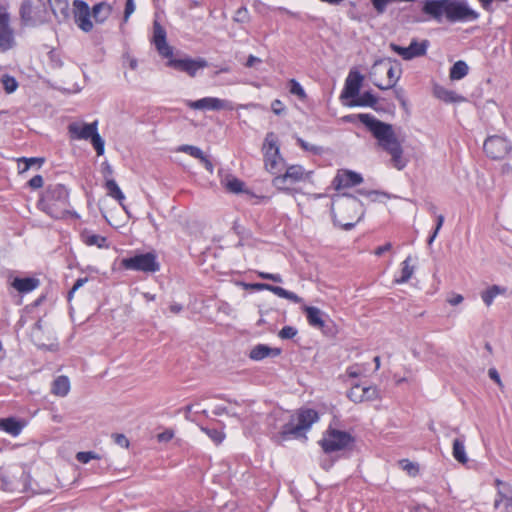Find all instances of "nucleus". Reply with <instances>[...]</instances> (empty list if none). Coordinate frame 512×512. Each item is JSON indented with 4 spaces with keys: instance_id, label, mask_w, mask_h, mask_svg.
Here are the masks:
<instances>
[{
    "instance_id": "nucleus-50",
    "label": "nucleus",
    "mask_w": 512,
    "mask_h": 512,
    "mask_svg": "<svg viewBox=\"0 0 512 512\" xmlns=\"http://www.w3.org/2000/svg\"><path fill=\"white\" fill-rule=\"evenodd\" d=\"M296 142L303 150L312 152L315 155H319L322 152V147L309 144L300 137H297Z\"/></svg>"
},
{
    "instance_id": "nucleus-43",
    "label": "nucleus",
    "mask_w": 512,
    "mask_h": 512,
    "mask_svg": "<svg viewBox=\"0 0 512 512\" xmlns=\"http://www.w3.org/2000/svg\"><path fill=\"white\" fill-rule=\"evenodd\" d=\"M98 156L105 152V142L98 131L89 139Z\"/></svg>"
},
{
    "instance_id": "nucleus-52",
    "label": "nucleus",
    "mask_w": 512,
    "mask_h": 512,
    "mask_svg": "<svg viewBox=\"0 0 512 512\" xmlns=\"http://www.w3.org/2000/svg\"><path fill=\"white\" fill-rule=\"evenodd\" d=\"M244 289L247 290H254V291H262V290H270V285L268 283H245L240 282L239 283Z\"/></svg>"
},
{
    "instance_id": "nucleus-63",
    "label": "nucleus",
    "mask_w": 512,
    "mask_h": 512,
    "mask_svg": "<svg viewBox=\"0 0 512 512\" xmlns=\"http://www.w3.org/2000/svg\"><path fill=\"white\" fill-rule=\"evenodd\" d=\"M488 376L493 380L500 388H503V383L500 379V375L496 368H490L488 370Z\"/></svg>"
},
{
    "instance_id": "nucleus-27",
    "label": "nucleus",
    "mask_w": 512,
    "mask_h": 512,
    "mask_svg": "<svg viewBox=\"0 0 512 512\" xmlns=\"http://www.w3.org/2000/svg\"><path fill=\"white\" fill-rule=\"evenodd\" d=\"M303 311L310 326L318 329H324L326 321L323 320V312L319 308L314 306H304Z\"/></svg>"
},
{
    "instance_id": "nucleus-64",
    "label": "nucleus",
    "mask_w": 512,
    "mask_h": 512,
    "mask_svg": "<svg viewBox=\"0 0 512 512\" xmlns=\"http://www.w3.org/2000/svg\"><path fill=\"white\" fill-rule=\"evenodd\" d=\"M390 48H391L395 53H397L398 55H400L404 60H407V48H406V47H402V46H399V45H397V44L391 43V44H390Z\"/></svg>"
},
{
    "instance_id": "nucleus-34",
    "label": "nucleus",
    "mask_w": 512,
    "mask_h": 512,
    "mask_svg": "<svg viewBox=\"0 0 512 512\" xmlns=\"http://www.w3.org/2000/svg\"><path fill=\"white\" fill-rule=\"evenodd\" d=\"M105 188L107 190V195L116 199L119 204L123 207V201L125 200V196L121 189L119 188L118 184L114 179H107L105 182Z\"/></svg>"
},
{
    "instance_id": "nucleus-4",
    "label": "nucleus",
    "mask_w": 512,
    "mask_h": 512,
    "mask_svg": "<svg viewBox=\"0 0 512 512\" xmlns=\"http://www.w3.org/2000/svg\"><path fill=\"white\" fill-rule=\"evenodd\" d=\"M360 201L353 195L343 194L333 199L331 206L332 220L335 226L345 231L353 229L363 216Z\"/></svg>"
},
{
    "instance_id": "nucleus-5",
    "label": "nucleus",
    "mask_w": 512,
    "mask_h": 512,
    "mask_svg": "<svg viewBox=\"0 0 512 512\" xmlns=\"http://www.w3.org/2000/svg\"><path fill=\"white\" fill-rule=\"evenodd\" d=\"M318 443L326 454H331L337 451L351 450L355 444V438L351 433L329 425Z\"/></svg>"
},
{
    "instance_id": "nucleus-26",
    "label": "nucleus",
    "mask_w": 512,
    "mask_h": 512,
    "mask_svg": "<svg viewBox=\"0 0 512 512\" xmlns=\"http://www.w3.org/2000/svg\"><path fill=\"white\" fill-rule=\"evenodd\" d=\"M24 427L25 422L15 417L0 418V429L12 436H18Z\"/></svg>"
},
{
    "instance_id": "nucleus-55",
    "label": "nucleus",
    "mask_w": 512,
    "mask_h": 512,
    "mask_svg": "<svg viewBox=\"0 0 512 512\" xmlns=\"http://www.w3.org/2000/svg\"><path fill=\"white\" fill-rule=\"evenodd\" d=\"M48 56H49V65L51 68L58 69V68L62 67L63 62L58 53H56L54 50H52L49 52Z\"/></svg>"
},
{
    "instance_id": "nucleus-39",
    "label": "nucleus",
    "mask_w": 512,
    "mask_h": 512,
    "mask_svg": "<svg viewBox=\"0 0 512 512\" xmlns=\"http://www.w3.org/2000/svg\"><path fill=\"white\" fill-rule=\"evenodd\" d=\"M44 162H45V159L41 158V157H31V158L22 157V158H19L18 159V163L19 164L20 163L24 164L23 168L19 167V173H24V172L28 171L34 165H37L38 168H40Z\"/></svg>"
},
{
    "instance_id": "nucleus-8",
    "label": "nucleus",
    "mask_w": 512,
    "mask_h": 512,
    "mask_svg": "<svg viewBox=\"0 0 512 512\" xmlns=\"http://www.w3.org/2000/svg\"><path fill=\"white\" fill-rule=\"evenodd\" d=\"M167 59H168L167 66H169L175 70L185 72L190 77H195L197 75V72L200 69H204V68L208 67V65H209L208 61L201 57L196 58V59H193L190 57H185L183 59H176V58H173V56H172V57H167Z\"/></svg>"
},
{
    "instance_id": "nucleus-60",
    "label": "nucleus",
    "mask_w": 512,
    "mask_h": 512,
    "mask_svg": "<svg viewBox=\"0 0 512 512\" xmlns=\"http://www.w3.org/2000/svg\"><path fill=\"white\" fill-rule=\"evenodd\" d=\"M44 180L41 175H35L28 181V186L32 189H39L43 186Z\"/></svg>"
},
{
    "instance_id": "nucleus-22",
    "label": "nucleus",
    "mask_w": 512,
    "mask_h": 512,
    "mask_svg": "<svg viewBox=\"0 0 512 512\" xmlns=\"http://www.w3.org/2000/svg\"><path fill=\"white\" fill-rule=\"evenodd\" d=\"M319 419L318 412L314 409H300L297 414L298 430L303 433L308 430Z\"/></svg>"
},
{
    "instance_id": "nucleus-10",
    "label": "nucleus",
    "mask_w": 512,
    "mask_h": 512,
    "mask_svg": "<svg viewBox=\"0 0 512 512\" xmlns=\"http://www.w3.org/2000/svg\"><path fill=\"white\" fill-rule=\"evenodd\" d=\"M511 149V143L506 138L497 135L488 137L483 145L486 155L494 160L505 158Z\"/></svg>"
},
{
    "instance_id": "nucleus-28",
    "label": "nucleus",
    "mask_w": 512,
    "mask_h": 512,
    "mask_svg": "<svg viewBox=\"0 0 512 512\" xmlns=\"http://www.w3.org/2000/svg\"><path fill=\"white\" fill-rule=\"evenodd\" d=\"M430 45L429 40L424 39L418 42L417 39H412L407 48V60H411L417 57L426 55L427 49Z\"/></svg>"
},
{
    "instance_id": "nucleus-7",
    "label": "nucleus",
    "mask_w": 512,
    "mask_h": 512,
    "mask_svg": "<svg viewBox=\"0 0 512 512\" xmlns=\"http://www.w3.org/2000/svg\"><path fill=\"white\" fill-rule=\"evenodd\" d=\"M121 266L126 270L141 271L144 273H155L160 270V263L155 252L136 254L123 258Z\"/></svg>"
},
{
    "instance_id": "nucleus-40",
    "label": "nucleus",
    "mask_w": 512,
    "mask_h": 512,
    "mask_svg": "<svg viewBox=\"0 0 512 512\" xmlns=\"http://www.w3.org/2000/svg\"><path fill=\"white\" fill-rule=\"evenodd\" d=\"M436 95L446 103H455L462 99L456 92L443 88L436 90Z\"/></svg>"
},
{
    "instance_id": "nucleus-31",
    "label": "nucleus",
    "mask_w": 512,
    "mask_h": 512,
    "mask_svg": "<svg viewBox=\"0 0 512 512\" xmlns=\"http://www.w3.org/2000/svg\"><path fill=\"white\" fill-rule=\"evenodd\" d=\"M111 11L112 7L109 4L106 2H100L93 6L91 13L96 23L102 24L110 16Z\"/></svg>"
},
{
    "instance_id": "nucleus-62",
    "label": "nucleus",
    "mask_w": 512,
    "mask_h": 512,
    "mask_svg": "<svg viewBox=\"0 0 512 512\" xmlns=\"http://www.w3.org/2000/svg\"><path fill=\"white\" fill-rule=\"evenodd\" d=\"M271 109L276 115H281L285 111V106L281 100L275 99L271 103Z\"/></svg>"
},
{
    "instance_id": "nucleus-32",
    "label": "nucleus",
    "mask_w": 512,
    "mask_h": 512,
    "mask_svg": "<svg viewBox=\"0 0 512 512\" xmlns=\"http://www.w3.org/2000/svg\"><path fill=\"white\" fill-rule=\"evenodd\" d=\"M52 393L64 397L66 396L70 391V381L67 376L61 375L58 376L52 384Z\"/></svg>"
},
{
    "instance_id": "nucleus-24",
    "label": "nucleus",
    "mask_w": 512,
    "mask_h": 512,
    "mask_svg": "<svg viewBox=\"0 0 512 512\" xmlns=\"http://www.w3.org/2000/svg\"><path fill=\"white\" fill-rule=\"evenodd\" d=\"M50 9L59 23L70 18V8L67 0H48Z\"/></svg>"
},
{
    "instance_id": "nucleus-17",
    "label": "nucleus",
    "mask_w": 512,
    "mask_h": 512,
    "mask_svg": "<svg viewBox=\"0 0 512 512\" xmlns=\"http://www.w3.org/2000/svg\"><path fill=\"white\" fill-rule=\"evenodd\" d=\"M304 178V169L300 165H291L287 168L284 175L275 177L273 183L278 188H284L287 181L290 183H296Z\"/></svg>"
},
{
    "instance_id": "nucleus-20",
    "label": "nucleus",
    "mask_w": 512,
    "mask_h": 512,
    "mask_svg": "<svg viewBox=\"0 0 512 512\" xmlns=\"http://www.w3.org/2000/svg\"><path fill=\"white\" fill-rule=\"evenodd\" d=\"M301 437H305V434L301 430H298V424H294V419L291 417L287 423L282 425L280 432L274 436V439L280 444L283 441Z\"/></svg>"
},
{
    "instance_id": "nucleus-16",
    "label": "nucleus",
    "mask_w": 512,
    "mask_h": 512,
    "mask_svg": "<svg viewBox=\"0 0 512 512\" xmlns=\"http://www.w3.org/2000/svg\"><path fill=\"white\" fill-rule=\"evenodd\" d=\"M98 131V122L77 123L68 125V132L72 139L89 140Z\"/></svg>"
},
{
    "instance_id": "nucleus-59",
    "label": "nucleus",
    "mask_w": 512,
    "mask_h": 512,
    "mask_svg": "<svg viewBox=\"0 0 512 512\" xmlns=\"http://www.w3.org/2000/svg\"><path fill=\"white\" fill-rule=\"evenodd\" d=\"M88 281L87 277L84 278H78L75 283L73 284L71 290L68 292V300H71L73 294L81 288L86 282Z\"/></svg>"
},
{
    "instance_id": "nucleus-6",
    "label": "nucleus",
    "mask_w": 512,
    "mask_h": 512,
    "mask_svg": "<svg viewBox=\"0 0 512 512\" xmlns=\"http://www.w3.org/2000/svg\"><path fill=\"white\" fill-rule=\"evenodd\" d=\"M20 19L25 26H37L49 19V12L44 0H23Z\"/></svg>"
},
{
    "instance_id": "nucleus-51",
    "label": "nucleus",
    "mask_w": 512,
    "mask_h": 512,
    "mask_svg": "<svg viewBox=\"0 0 512 512\" xmlns=\"http://www.w3.org/2000/svg\"><path fill=\"white\" fill-rule=\"evenodd\" d=\"M444 221H445L444 215H442V214L436 215V226H435V229L432 232V234L428 237V240H427L428 245H431L434 242L440 229L443 226Z\"/></svg>"
},
{
    "instance_id": "nucleus-11",
    "label": "nucleus",
    "mask_w": 512,
    "mask_h": 512,
    "mask_svg": "<svg viewBox=\"0 0 512 512\" xmlns=\"http://www.w3.org/2000/svg\"><path fill=\"white\" fill-rule=\"evenodd\" d=\"M73 15L78 27L88 33L93 29V23L90 19L91 12L89 5L83 0L73 1Z\"/></svg>"
},
{
    "instance_id": "nucleus-58",
    "label": "nucleus",
    "mask_w": 512,
    "mask_h": 512,
    "mask_svg": "<svg viewBox=\"0 0 512 512\" xmlns=\"http://www.w3.org/2000/svg\"><path fill=\"white\" fill-rule=\"evenodd\" d=\"M400 465L404 470H407L412 475H415L418 472V466L410 462L408 459L401 460Z\"/></svg>"
},
{
    "instance_id": "nucleus-41",
    "label": "nucleus",
    "mask_w": 512,
    "mask_h": 512,
    "mask_svg": "<svg viewBox=\"0 0 512 512\" xmlns=\"http://www.w3.org/2000/svg\"><path fill=\"white\" fill-rule=\"evenodd\" d=\"M264 152L270 151L273 152L275 150L279 151L278 139L274 132H268L266 134L264 144H263Z\"/></svg>"
},
{
    "instance_id": "nucleus-14",
    "label": "nucleus",
    "mask_w": 512,
    "mask_h": 512,
    "mask_svg": "<svg viewBox=\"0 0 512 512\" xmlns=\"http://www.w3.org/2000/svg\"><path fill=\"white\" fill-rule=\"evenodd\" d=\"M495 486L498 491L494 500V508L498 509L503 504L504 512H512V486L500 479L495 480Z\"/></svg>"
},
{
    "instance_id": "nucleus-47",
    "label": "nucleus",
    "mask_w": 512,
    "mask_h": 512,
    "mask_svg": "<svg viewBox=\"0 0 512 512\" xmlns=\"http://www.w3.org/2000/svg\"><path fill=\"white\" fill-rule=\"evenodd\" d=\"M289 90L291 94L298 96L301 100L307 96L301 84L295 79L289 81Z\"/></svg>"
},
{
    "instance_id": "nucleus-56",
    "label": "nucleus",
    "mask_w": 512,
    "mask_h": 512,
    "mask_svg": "<svg viewBox=\"0 0 512 512\" xmlns=\"http://www.w3.org/2000/svg\"><path fill=\"white\" fill-rule=\"evenodd\" d=\"M135 11V3L134 0H127L125 3L124 15H123V23H126L131 16V14Z\"/></svg>"
},
{
    "instance_id": "nucleus-9",
    "label": "nucleus",
    "mask_w": 512,
    "mask_h": 512,
    "mask_svg": "<svg viewBox=\"0 0 512 512\" xmlns=\"http://www.w3.org/2000/svg\"><path fill=\"white\" fill-rule=\"evenodd\" d=\"M16 45L14 29L10 25V14L0 4V51L7 52Z\"/></svg>"
},
{
    "instance_id": "nucleus-3",
    "label": "nucleus",
    "mask_w": 512,
    "mask_h": 512,
    "mask_svg": "<svg viewBox=\"0 0 512 512\" xmlns=\"http://www.w3.org/2000/svg\"><path fill=\"white\" fill-rule=\"evenodd\" d=\"M38 208L54 219L70 214L69 190L60 183L49 184L37 203Z\"/></svg>"
},
{
    "instance_id": "nucleus-44",
    "label": "nucleus",
    "mask_w": 512,
    "mask_h": 512,
    "mask_svg": "<svg viewBox=\"0 0 512 512\" xmlns=\"http://www.w3.org/2000/svg\"><path fill=\"white\" fill-rule=\"evenodd\" d=\"M347 397L355 402V403H361L363 402V392H362V385L361 384H355L351 387V389L347 393Z\"/></svg>"
},
{
    "instance_id": "nucleus-53",
    "label": "nucleus",
    "mask_w": 512,
    "mask_h": 512,
    "mask_svg": "<svg viewBox=\"0 0 512 512\" xmlns=\"http://www.w3.org/2000/svg\"><path fill=\"white\" fill-rule=\"evenodd\" d=\"M298 331L293 326H284L278 333L281 339H292L297 335Z\"/></svg>"
},
{
    "instance_id": "nucleus-49",
    "label": "nucleus",
    "mask_w": 512,
    "mask_h": 512,
    "mask_svg": "<svg viewBox=\"0 0 512 512\" xmlns=\"http://www.w3.org/2000/svg\"><path fill=\"white\" fill-rule=\"evenodd\" d=\"M179 151L187 153L196 159H200L204 155L203 151L199 147L193 145H182L179 148Z\"/></svg>"
},
{
    "instance_id": "nucleus-23",
    "label": "nucleus",
    "mask_w": 512,
    "mask_h": 512,
    "mask_svg": "<svg viewBox=\"0 0 512 512\" xmlns=\"http://www.w3.org/2000/svg\"><path fill=\"white\" fill-rule=\"evenodd\" d=\"M402 73L401 63L396 59L389 58V65L386 69L387 81L384 83V90L394 88Z\"/></svg>"
},
{
    "instance_id": "nucleus-21",
    "label": "nucleus",
    "mask_w": 512,
    "mask_h": 512,
    "mask_svg": "<svg viewBox=\"0 0 512 512\" xmlns=\"http://www.w3.org/2000/svg\"><path fill=\"white\" fill-rule=\"evenodd\" d=\"M281 353V348L270 347L266 344H257L250 350L248 357L253 361H261L267 357H278Z\"/></svg>"
},
{
    "instance_id": "nucleus-25",
    "label": "nucleus",
    "mask_w": 512,
    "mask_h": 512,
    "mask_svg": "<svg viewBox=\"0 0 512 512\" xmlns=\"http://www.w3.org/2000/svg\"><path fill=\"white\" fill-rule=\"evenodd\" d=\"M39 285L40 280L35 277H15L11 282V286L22 294L35 290Z\"/></svg>"
},
{
    "instance_id": "nucleus-1",
    "label": "nucleus",
    "mask_w": 512,
    "mask_h": 512,
    "mask_svg": "<svg viewBox=\"0 0 512 512\" xmlns=\"http://www.w3.org/2000/svg\"><path fill=\"white\" fill-rule=\"evenodd\" d=\"M356 118L371 132L379 147L391 155L393 167L397 170H403L408 161L403 157V149L395 135L393 126L366 113L347 115L344 119L353 122Z\"/></svg>"
},
{
    "instance_id": "nucleus-61",
    "label": "nucleus",
    "mask_w": 512,
    "mask_h": 512,
    "mask_svg": "<svg viewBox=\"0 0 512 512\" xmlns=\"http://www.w3.org/2000/svg\"><path fill=\"white\" fill-rule=\"evenodd\" d=\"M258 276L262 279H265V280H271L273 282H276V283H281L282 282V277L280 274H272V273H267V272H258Z\"/></svg>"
},
{
    "instance_id": "nucleus-30",
    "label": "nucleus",
    "mask_w": 512,
    "mask_h": 512,
    "mask_svg": "<svg viewBox=\"0 0 512 512\" xmlns=\"http://www.w3.org/2000/svg\"><path fill=\"white\" fill-rule=\"evenodd\" d=\"M82 241L88 246H97L98 248H108L107 238L101 235L92 234L87 230L81 233Z\"/></svg>"
},
{
    "instance_id": "nucleus-15",
    "label": "nucleus",
    "mask_w": 512,
    "mask_h": 512,
    "mask_svg": "<svg viewBox=\"0 0 512 512\" xmlns=\"http://www.w3.org/2000/svg\"><path fill=\"white\" fill-rule=\"evenodd\" d=\"M187 105L195 110L232 109V105L229 101L216 97H204L196 101H189Z\"/></svg>"
},
{
    "instance_id": "nucleus-42",
    "label": "nucleus",
    "mask_w": 512,
    "mask_h": 512,
    "mask_svg": "<svg viewBox=\"0 0 512 512\" xmlns=\"http://www.w3.org/2000/svg\"><path fill=\"white\" fill-rule=\"evenodd\" d=\"M3 88L7 94H11L18 88L17 80L8 74H5L1 78Z\"/></svg>"
},
{
    "instance_id": "nucleus-2",
    "label": "nucleus",
    "mask_w": 512,
    "mask_h": 512,
    "mask_svg": "<svg viewBox=\"0 0 512 512\" xmlns=\"http://www.w3.org/2000/svg\"><path fill=\"white\" fill-rule=\"evenodd\" d=\"M422 12L437 23L444 19L449 23L475 21L480 16L466 0H424Z\"/></svg>"
},
{
    "instance_id": "nucleus-19",
    "label": "nucleus",
    "mask_w": 512,
    "mask_h": 512,
    "mask_svg": "<svg viewBox=\"0 0 512 512\" xmlns=\"http://www.w3.org/2000/svg\"><path fill=\"white\" fill-rule=\"evenodd\" d=\"M388 65L389 58H381L373 63L369 71L370 80L380 90H384L383 77L386 75V69L388 68Z\"/></svg>"
},
{
    "instance_id": "nucleus-48",
    "label": "nucleus",
    "mask_w": 512,
    "mask_h": 512,
    "mask_svg": "<svg viewBox=\"0 0 512 512\" xmlns=\"http://www.w3.org/2000/svg\"><path fill=\"white\" fill-rule=\"evenodd\" d=\"M201 429L216 444H220L224 439V434L216 428L201 427Z\"/></svg>"
},
{
    "instance_id": "nucleus-57",
    "label": "nucleus",
    "mask_w": 512,
    "mask_h": 512,
    "mask_svg": "<svg viewBox=\"0 0 512 512\" xmlns=\"http://www.w3.org/2000/svg\"><path fill=\"white\" fill-rule=\"evenodd\" d=\"M112 438L114 439V442L117 445H119L120 447H123V448L129 447V440L124 434L115 433V434H112Z\"/></svg>"
},
{
    "instance_id": "nucleus-36",
    "label": "nucleus",
    "mask_w": 512,
    "mask_h": 512,
    "mask_svg": "<svg viewBox=\"0 0 512 512\" xmlns=\"http://www.w3.org/2000/svg\"><path fill=\"white\" fill-rule=\"evenodd\" d=\"M412 261V257L408 256L402 263L401 275L399 278H395L394 282L397 284L406 283L410 280L414 273V266L410 263Z\"/></svg>"
},
{
    "instance_id": "nucleus-46",
    "label": "nucleus",
    "mask_w": 512,
    "mask_h": 512,
    "mask_svg": "<svg viewBox=\"0 0 512 512\" xmlns=\"http://www.w3.org/2000/svg\"><path fill=\"white\" fill-rule=\"evenodd\" d=\"M226 188L228 191L238 194L243 192L244 182L236 177H232L227 180Z\"/></svg>"
},
{
    "instance_id": "nucleus-18",
    "label": "nucleus",
    "mask_w": 512,
    "mask_h": 512,
    "mask_svg": "<svg viewBox=\"0 0 512 512\" xmlns=\"http://www.w3.org/2000/svg\"><path fill=\"white\" fill-rule=\"evenodd\" d=\"M363 181L362 176L351 170H344L338 172L333 180V184L337 190L341 188L352 187L361 184Z\"/></svg>"
},
{
    "instance_id": "nucleus-38",
    "label": "nucleus",
    "mask_w": 512,
    "mask_h": 512,
    "mask_svg": "<svg viewBox=\"0 0 512 512\" xmlns=\"http://www.w3.org/2000/svg\"><path fill=\"white\" fill-rule=\"evenodd\" d=\"M278 159H280L279 151L275 150L273 152H264L265 167L271 173H275V170L277 169L278 166Z\"/></svg>"
},
{
    "instance_id": "nucleus-37",
    "label": "nucleus",
    "mask_w": 512,
    "mask_h": 512,
    "mask_svg": "<svg viewBox=\"0 0 512 512\" xmlns=\"http://www.w3.org/2000/svg\"><path fill=\"white\" fill-rule=\"evenodd\" d=\"M504 291L505 289L501 288L500 286L492 285L481 293V298L487 306H490L493 303L495 297Z\"/></svg>"
},
{
    "instance_id": "nucleus-12",
    "label": "nucleus",
    "mask_w": 512,
    "mask_h": 512,
    "mask_svg": "<svg viewBox=\"0 0 512 512\" xmlns=\"http://www.w3.org/2000/svg\"><path fill=\"white\" fill-rule=\"evenodd\" d=\"M152 43L154 44L159 55H161L163 58L173 56V47L167 43L166 30L156 20L153 23Z\"/></svg>"
},
{
    "instance_id": "nucleus-54",
    "label": "nucleus",
    "mask_w": 512,
    "mask_h": 512,
    "mask_svg": "<svg viewBox=\"0 0 512 512\" xmlns=\"http://www.w3.org/2000/svg\"><path fill=\"white\" fill-rule=\"evenodd\" d=\"M76 459L83 464L88 463L91 459H99V456L92 451L78 452Z\"/></svg>"
},
{
    "instance_id": "nucleus-35",
    "label": "nucleus",
    "mask_w": 512,
    "mask_h": 512,
    "mask_svg": "<svg viewBox=\"0 0 512 512\" xmlns=\"http://www.w3.org/2000/svg\"><path fill=\"white\" fill-rule=\"evenodd\" d=\"M469 71L467 63L463 60L455 62L450 68L449 77L451 80H460L464 78Z\"/></svg>"
},
{
    "instance_id": "nucleus-29",
    "label": "nucleus",
    "mask_w": 512,
    "mask_h": 512,
    "mask_svg": "<svg viewBox=\"0 0 512 512\" xmlns=\"http://www.w3.org/2000/svg\"><path fill=\"white\" fill-rule=\"evenodd\" d=\"M351 99L352 101L349 103L351 107H371L377 109V98L370 91H365L362 94L359 93L357 97Z\"/></svg>"
},
{
    "instance_id": "nucleus-45",
    "label": "nucleus",
    "mask_w": 512,
    "mask_h": 512,
    "mask_svg": "<svg viewBox=\"0 0 512 512\" xmlns=\"http://www.w3.org/2000/svg\"><path fill=\"white\" fill-rule=\"evenodd\" d=\"M362 392H363V402L364 401H373V400H376L379 398V390L374 385H370V386L362 385Z\"/></svg>"
},
{
    "instance_id": "nucleus-13",
    "label": "nucleus",
    "mask_w": 512,
    "mask_h": 512,
    "mask_svg": "<svg viewBox=\"0 0 512 512\" xmlns=\"http://www.w3.org/2000/svg\"><path fill=\"white\" fill-rule=\"evenodd\" d=\"M364 76L357 70H350L341 93V98L351 99L359 95Z\"/></svg>"
},
{
    "instance_id": "nucleus-33",
    "label": "nucleus",
    "mask_w": 512,
    "mask_h": 512,
    "mask_svg": "<svg viewBox=\"0 0 512 512\" xmlns=\"http://www.w3.org/2000/svg\"><path fill=\"white\" fill-rule=\"evenodd\" d=\"M452 455L461 464L468 462V457L465 451V437L456 438L453 441Z\"/></svg>"
}]
</instances>
